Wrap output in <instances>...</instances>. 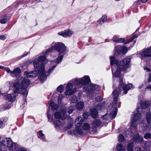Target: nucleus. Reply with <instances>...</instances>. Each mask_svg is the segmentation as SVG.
<instances>
[{
	"label": "nucleus",
	"mask_w": 151,
	"mask_h": 151,
	"mask_svg": "<svg viewBox=\"0 0 151 151\" xmlns=\"http://www.w3.org/2000/svg\"><path fill=\"white\" fill-rule=\"evenodd\" d=\"M64 97V96H63L62 95L60 94L59 95L58 99V103H61V99Z\"/></svg>",
	"instance_id": "nucleus-44"
},
{
	"label": "nucleus",
	"mask_w": 151,
	"mask_h": 151,
	"mask_svg": "<svg viewBox=\"0 0 151 151\" xmlns=\"http://www.w3.org/2000/svg\"><path fill=\"white\" fill-rule=\"evenodd\" d=\"M53 43H52V47L46 51V54L50 52L52 50L54 49L56 50L58 52L59 56L57 59V62L53 61L51 62V65H54L52 66V67L51 68H50L49 70L48 74L52 71L58 64L62 61L63 57V54L66 50V47L63 43L60 42H56L54 45H53Z\"/></svg>",
	"instance_id": "nucleus-2"
},
{
	"label": "nucleus",
	"mask_w": 151,
	"mask_h": 151,
	"mask_svg": "<svg viewBox=\"0 0 151 151\" xmlns=\"http://www.w3.org/2000/svg\"><path fill=\"white\" fill-rule=\"evenodd\" d=\"M151 119V114L150 113H148L146 115V120L148 124L150 123Z\"/></svg>",
	"instance_id": "nucleus-33"
},
{
	"label": "nucleus",
	"mask_w": 151,
	"mask_h": 151,
	"mask_svg": "<svg viewBox=\"0 0 151 151\" xmlns=\"http://www.w3.org/2000/svg\"><path fill=\"white\" fill-rule=\"evenodd\" d=\"M140 108L139 107L137 108V113L133 116L132 119L131 120V126L135 129L136 128L137 126V122H136L137 121H140L141 118V113H139L141 111L139 110Z\"/></svg>",
	"instance_id": "nucleus-9"
},
{
	"label": "nucleus",
	"mask_w": 151,
	"mask_h": 151,
	"mask_svg": "<svg viewBox=\"0 0 151 151\" xmlns=\"http://www.w3.org/2000/svg\"><path fill=\"white\" fill-rule=\"evenodd\" d=\"M113 95L114 101L112 104L109 107V109H111V112L109 114L107 113L101 117V118L105 121L114 118L117 111V106L119 107L120 106L121 102L118 101L119 96V91H117V89L114 91L113 92Z\"/></svg>",
	"instance_id": "nucleus-3"
},
{
	"label": "nucleus",
	"mask_w": 151,
	"mask_h": 151,
	"mask_svg": "<svg viewBox=\"0 0 151 151\" xmlns=\"http://www.w3.org/2000/svg\"><path fill=\"white\" fill-rule=\"evenodd\" d=\"M66 111L65 110H61L59 112H57L55 113L54 116L56 119L64 120L66 117Z\"/></svg>",
	"instance_id": "nucleus-13"
},
{
	"label": "nucleus",
	"mask_w": 151,
	"mask_h": 151,
	"mask_svg": "<svg viewBox=\"0 0 151 151\" xmlns=\"http://www.w3.org/2000/svg\"><path fill=\"white\" fill-rule=\"evenodd\" d=\"M148 81L149 82L151 81V74H150L149 77L148 78Z\"/></svg>",
	"instance_id": "nucleus-53"
},
{
	"label": "nucleus",
	"mask_w": 151,
	"mask_h": 151,
	"mask_svg": "<svg viewBox=\"0 0 151 151\" xmlns=\"http://www.w3.org/2000/svg\"><path fill=\"white\" fill-rule=\"evenodd\" d=\"M6 39V37L4 35L1 36V40H4Z\"/></svg>",
	"instance_id": "nucleus-50"
},
{
	"label": "nucleus",
	"mask_w": 151,
	"mask_h": 151,
	"mask_svg": "<svg viewBox=\"0 0 151 151\" xmlns=\"http://www.w3.org/2000/svg\"><path fill=\"white\" fill-rule=\"evenodd\" d=\"M74 110V107L70 106L67 110V111L69 114H71Z\"/></svg>",
	"instance_id": "nucleus-39"
},
{
	"label": "nucleus",
	"mask_w": 151,
	"mask_h": 151,
	"mask_svg": "<svg viewBox=\"0 0 151 151\" xmlns=\"http://www.w3.org/2000/svg\"><path fill=\"white\" fill-rule=\"evenodd\" d=\"M118 141L120 142H122L124 140V138L123 135L121 134H120L118 136Z\"/></svg>",
	"instance_id": "nucleus-37"
},
{
	"label": "nucleus",
	"mask_w": 151,
	"mask_h": 151,
	"mask_svg": "<svg viewBox=\"0 0 151 151\" xmlns=\"http://www.w3.org/2000/svg\"><path fill=\"white\" fill-rule=\"evenodd\" d=\"M146 89H147L150 91H151V85H149L146 88Z\"/></svg>",
	"instance_id": "nucleus-49"
},
{
	"label": "nucleus",
	"mask_w": 151,
	"mask_h": 151,
	"mask_svg": "<svg viewBox=\"0 0 151 151\" xmlns=\"http://www.w3.org/2000/svg\"><path fill=\"white\" fill-rule=\"evenodd\" d=\"M71 103H76L78 100V97L76 96H74L70 100Z\"/></svg>",
	"instance_id": "nucleus-30"
},
{
	"label": "nucleus",
	"mask_w": 151,
	"mask_h": 151,
	"mask_svg": "<svg viewBox=\"0 0 151 151\" xmlns=\"http://www.w3.org/2000/svg\"><path fill=\"white\" fill-rule=\"evenodd\" d=\"M117 39H118L117 36L116 35H114L113 37V40L114 39L117 40Z\"/></svg>",
	"instance_id": "nucleus-54"
},
{
	"label": "nucleus",
	"mask_w": 151,
	"mask_h": 151,
	"mask_svg": "<svg viewBox=\"0 0 151 151\" xmlns=\"http://www.w3.org/2000/svg\"><path fill=\"white\" fill-rule=\"evenodd\" d=\"M96 100L97 101H101L102 98L100 96H98L96 99Z\"/></svg>",
	"instance_id": "nucleus-48"
},
{
	"label": "nucleus",
	"mask_w": 151,
	"mask_h": 151,
	"mask_svg": "<svg viewBox=\"0 0 151 151\" xmlns=\"http://www.w3.org/2000/svg\"><path fill=\"white\" fill-rule=\"evenodd\" d=\"M107 17L106 15L103 16L101 18L102 22L104 23L106 22L107 20Z\"/></svg>",
	"instance_id": "nucleus-43"
},
{
	"label": "nucleus",
	"mask_w": 151,
	"mask_h": 151,
	"mask_svg": "<svg viewBox=\"0 0 151 151\" xmlns=\"http://www.w3.org/2000/svg\"><path fill=\"white\" fill-rule=\"evenodd\" d=\"M143 139V137L137 134L134 135L133 137V140L134 141H137L139 142H141Z\"/></svg>",
	"instance_id": "nucleus-21"
},
{
	"label": "nucleus",
	"mask_w": 151,
	"mask_h": 151,
	"mask_svg": "<svg viewBox=\"0 0 151 151\" xmlns=\"http://www.w3.org/2000/svg\"><path fill=\"white\" fill-rule=\"evenodd\" d=\"M64 124V122L63 120L59 119L57 120L54 123L55 127L57 129H59L63 127Z\"/></svg>",
	"instance_id": "nucleus-19"
},
{
	"label": "nucleus",
	"mask_w": 151,
	"mask_h": 151,
	"mask_svg": "<svg viewBox=\"0 0 151 151\" xmlns=\"http://www.w3.org/2000/svg\"><path fill=\"white\" fill-rule=\"evenodd\" d=\"M72 126H73L72 124H70V127H69V126H68L67 127V128L68 129H70L71 128V127H72Z\"/></svg>",
	"instance_id": "nucleus-56"
},
{
	"label": "nucleus",
	"mask_w": 151,
	"mask_h": 151,
	"mask_svg": "<svg viewBox=\"0 0 151 151\" xmlns=\"http://www.w3.org/2000/svg\"><path fill=\"white\" fill-rule=\"evenodd\" d=\"M123 145L120 144H118L116 146L117 150L120 151H125L124 150H123Z\"/></svg>",
	"instance_id": "nucleus-35"
},
{
	"label": "nucleus",
	"mask_w": 151,
	"mask_h": 151,
	"mask_svg": "<svg viewBox=\"0 0 151 151\" xmlns=\"http://www.w3.org/2000/svg\"><path fill=\"white\" fill-rule=\"evenodd\" d=\"M9 18L6 15H3L1 17V23L5 24L7 22Z\"/></svg>",
	"instance_id": "nucleus-24"
},
{
	"label": "nucleus",
	"mask_w": 151,
	"mask_h": 151,
	"mask_svg": "<svg viewBox=\"0 0 151 151\" xmlns=\"http://www.w3.org/2000/svg\"><path fill=\"white\" fill-rule=\"evenodd\" d=\"M110 64L112 67L111 70L113 73V71L114 70V68L115 67L117 69V65L119 64V62L118 60L116 59L114 57H111L110 58ZM113 77H114L113 76Z\"/></svg>",
	"instance_id": "nucleus-16"
},
{
	"label": "nucleus",
	"mask_w": 151,
	"mask_h": 151,
	"mask_svg": "<svg viewBox=\"0 0 151 151\" xmlns=\"http://www.w3.org/2000/svg\"><path fill=\"white\" fill-rule=\"evenodd\" d=\"M137 37V36L135 35H134L132 36V37L129 40H128L125 43V44H126L127 43H128L131 41H132L136 37Z\"/></svg>",
	"instance_id": "nucleus-42"
},
{
	"label": "nucleus",
	"mask_w": 151,
	"mask_h": 151,
	"mask_svg": "<svg viewBox=\"0 0 151 151\" xmlns=\"http://www.w3.org/2000/svg\"><path fill=\"white\" fill-rule=\"evenodd\" d=\"M1 144L9 147L10 151H15V150H17V148L16 147L17 144L13 142L10 138H4L1 142Z\"/></svg>",
	"instance_id": "nucleus-8"
},
{
	"label": "nucleus",
	"mask_w": 151,
	"mask_h": 151,
	"mask_svg": "<svg viewBox=\"0 0 151 151\" xmlns=\"http://www.w3.org/2000/svg\"><path fill=\"white\" fill-rule=\"evenodd\" d=\"M64 89V86L62 85H60L57 88V91L58 93H61L63 91Z\"/></svg>",
	"instance_id": "nucleus-31"
},
{
	"label": "nucleus",
	"mask_w": 151,
	"mask_h": 151,
	"mask_svg": "<svg viewBox=\"0 0 151 151\" xmlns=\"http://www.w3.org/2000/svg\"><path fill=\"white\" fill-rule=\"evenodd\" d=\"M119 81V88L118 89V90L120 91H123V94H122V95L126 94L128 91L132 87V83H129L128 85H125L123 83L122 79V78H120Z\"/></svg>",
	"instance_id": "nucleus-10"
},
{
	"label": "nucleus",
	"mask_w": 151,
	"mask_h": 151,
	"mask_svg": "<svg viewBox=\"0 0 151 151\" xmlns=\"http://www.w3.org/2000/svg\"><path fill=\"white\" fill-rule=\"evenodd\" d=\"M127 51V48L125 46H118L115 47V52L116 53L118 54L122 53L125 54Z\"/></svg>",
	"instance_id": "nucleus-17"
},
{
	"label": "nucleus",
	"mask_w": 151,
	"mask_h": 151,
	"mask_svg": "<svg viewBox=\"0 0 151 151\" xmlns=\"http://www.w3.org/2000/svg\"><path fill=\"white\" fill-rule=\"evenodd\" d=\"M104 102L98 103L97 104V109L99 110H101L104 106Z\"/></svg>",
	"instance_id": "nucleus-34"
},
{
	"label": "nucleus",
	"mask_w": 151,
	"mask_h": 151,
	"mask_svg": "<svg viewBox=\"0 0 151 151\" xmlns=\"http://www.w3.org/2000/svg\"><path fill=\"white\" fill-rule=\"evenodd\" d=\"M89 77L88 76H85L82 78L76 79L75 83L78 85H84L83 88L87 93H92L95 90L100 89V87L96 85H92L88 83L90 82Z\"/></svg>",
	"instance_id": "nucleus-5"
},
{
	"label": "nucleus",
	"mask_w": 151,
	"mask_h": 151,
	"mask_svg": "<svg viewBox=\"0 0 151 151\" xmlns=\"http://www.w3.org/2000/svg\"><path fill=\"white\" fill-rule=\"evenodd\" d=\"M143 86V84H142L141 85H140L139 87V88L140 89H141V88Z\"/></svg>",
	"instance_id": "nucleus-57"
},
{
	"label": "nucleus",
	"mask_w": 151,
	"mask_h": 151,
	"mask_svg": "<svg viewBox=\"0 0 151 151\" xmlns=\"http://www.w3.org/2000/svg\"><path fill=\"white\" fill-rule=\"evenodd\" d=\"M73 32L72 31L68 30H65L64 32H60L58 33V34L62 36L66 37L71 36L73 34Z\"/></svg>",
	"instance_id": "nucleus-18"
},
{
	"label": "nucleus",
	"mask_w": 151,
	"mask_h": 151,
	"mask_svg": "<svg viewBox=\"0 0 151 151\" xmlns=\"http://www.w3.org/2000/svg\"><path fill=\"white\" fill-rule=\"evenodd\" d=\"M84 121L81 116H78L75 120L74 123L76 126L75 130H72L70 131L71 135H81L83 133V130L80 127L83 122Z\"/></svg>",
	"instance_id": "nucleus-7"
},
{
	"label": "nucleus",
	"mask_w": 151,
	"mask_h": 151,
	"mask_svg": "<svg viewBox=\"0 0 151 151\" xmlns=\"http://www.w3.org/2000/svg\"><path fill=\"white\" fill-rule=\"evenodd\" d=\"M97 24L99 25H101L103 24V22H102V20L101 19V18H100V19H99V20L97 21Z\"/></svg>",
	"instance_id": "nucleus-47"
},
{
	"label": "nucleus",
	"mask_w": 151,
	"mask_h": 151,
	"mask_svg": "<svg viewBox=\"0 0 151 151\" xmlns=\"http://www.w3.org/2000/svg\"><path fill=\"white\" fill-rule=\"evenodd\" d=\"M0 124H1V126H4V122H2L1 121Z\"/></svg>",
	"instance_id": "nucleus-55"
},
{
	"label": "nucleus",
	"mask_w": 151,
	"mask_h": 151,
	"mask_svg": "<svg viewBox=\"0 0 151 151\" xmlns=\"http://www.w3.org/2000/svg\"><path fill=\"white\" fill-rule=\"evenodd\" d=\"M5 70L10 74V76L13 77H17L19 76L21 73V70L18 68L14 69L13 71H11L7 68H5Z\"/></svg>",
	"instance_id": "nucleus-12"
},
{
	"label": "nucleus",
	"mask_w": 151,
	"mask_h": 151,
	"mask_svg": "<svg viewBox=\"0 0 151 151\" xmlns=\"http://www.w3.org/2000/svg\"><path fill=\"white\" fill-rule=\"evenodd\" d=\"M29 52H27L26 53H24V54H23V55H22V58L24 57L27 55L28 54H29Z\"/></svg>",
	"instance_id": "nucleus-51"
},
{
	"label": "nucleus",
	"mask_w": 151,
	"mask_h": 151,
	"mask_svg": "<svg viewBox=\"0 0 151 151\" xmlns=\"http://www.w3.org/2000/svg\"><path fill=\"white\" fill-rule=\"evenodd\" d=\"M12 106V105L11 103L9 104L8 105L5 107L2 108V109L3 110H5L6 109H10Z\"/></svg>",
	"instance_id": "nucleus-41"
},
{
	"label": "nucleus",
	"mask_w": 151,
	"mask_h": 151,
	"mask_svg": "<svg viewBox=\"0 0 151 151\" xmlns=\"http://www.w3.org/2000/svg\"><path fill=\"white\" fill-rule=\"evenodd\" d=\"M48 62V60L46 59L45 56H39L37 60L35 59L33 62L34 65L35 69L39 68V75L41 81L46 80L47 75L45 73V66L43 64H46Z\"/></svg>",
	"instance_id": "nucleus-4"
},
{
	"label": "nucleus",
	"mask_w": 151,
	"mask_h": 151,
	"mask_svg": "<svg viewBox=\"0 0 151 151\" xmlns=\"http://www.w3.org/2000/svg\"><path fill=\"white\" fill-rule=\"evenodd\" d=\"M36 70H38V72L36 70L33 71L29 72L25 71L24 72V75L27 78H31L35 77L38 75V74H39L40 76V78L39 75V68L38 69H37ZM40 79L41 80L40 78ZM40 81H41V80H40ZM43 82H41L42 83Z\"/></svg>",
	"instance_id": "nucleus-14"
},
{
	"label": "nucleus",
	"mask_w": 151,
	"mask_h": 151,
	"mask_svg": "<svg viewBox=\"0 0 151 151\" xmlns=\"http://www.w3.org/2000/svg\"><path fill=\"white\" fill-rule=\"evenodd\" d=\"M47 116H48V119H49L50 118V116L49 115L48 113L47 114Z\"/></svg>",
	"instance_id": "nucleus-58"
},
{
	"label": "nucleus",
	"mask_w": 151,
	"mask_h": 151,
	"mask_svg": "<svg viewBox=\"0 0 151 151\" xmlns=\"http://www.w3.org/2000/svg\"><path fill=\"white\" fill-rule=\"evenodd\" d=\"M145 147L147 149L146 151L148 150L149 151V150L148 149L151 147V143L149 142H146L145 144Z\"/></svg>",
	"instance_id": "nucleus-32"
},
{
	"label": "nucleus",
	"mask_w": 151,
	"mask_h": 151,
	"mask_svg": "<svg viewBox=\"0 0 151 151\" xmlns=\"http://www.w3.org/2000/svg\"><path fill=\"white\" fill-rule=\"evenodd\" d=\"M140 126L141 127L142 129L143 130H145L147 128L146 124H144V123L143 122L140 123Z\"/></svg>",
	"instance_id": "nucleus-38"
},
{
	"label": "nucleus",
	"mask_w": 151,
	"mask_h": 151,
	"mask_svg": "<svg viewBox=\"0 0 151 151\" xmlns=\"http://www.w3.org/2000/svg\"><path fill=\"white\" fill-rule=\"evenodd\" d=\"M144 70H146V71H150V69L148 68H144Z\"/></svg>",
	"instance_id": "nucleus-52"
},
{
	"label": "nucleus",
	"mask_w": 151,
	"mask_h": 151,
	"mask_svg": "<svg viewBox=\"0 0 151 151\" xmlns=\"http://www.w3.org/2000/svg\"><path fill=\"white\" fill-rule=\"evenodd\" d=\"M124 39L123 38H120L117 40L114 39L113 41L114 42H117L118 43H122L124 42Z\"/></svg>",
	"instance_id": "nucleus-36"
},
{
	"label": "nucleus",
	"mask_w": 151,
	"mask_h": 151,
	"mask_svg": "<svg viewBox=\"0 0 151 151\" xmlns=\"http://www.w3.org/2000/svg\"><path fill=\"white\" fill-rule=\"evenodd\" d=\"M90 113L92 117L96 118L98 116V114L97 110L95 108H93L90 110Z\"/></svg>",
	"instance_id": "nucleus-20"
},
{
	"label": "nucleus",
	"mask_w": 151,
	"mask_h": 151,
	"mask_svg": "<svg viewBox=\"0 0 151 151\" xmlns=\"http://www.w3.org/2000/svg\"><path fill=\"white\" fill-rule=\"evenodd\" d=\"M90 127L89 124L87 123H84L83 125L82 128L83 130H89Z\"/></svg>",
	"instance_id": "nucleus-26"
},
{
	"label": "nucleus",
	"mask_w": 151,
	"mask_h": 151,
	"mask_svg": "<svg viewBox=\"0 0 151 151\" xmlns=\"http://www.w3.org/2000/svg\"><path fill=\"white\" fill-rule=\"evenodd\" d=\"M84 106V103L83 101L77 103L76 105V108L78 110H81L83 109Z\"/></svg>",
	"instance_id": "nucleus-23"
},
{
	"label": "nucleus",
	"mask_w": 151,
	"mask_h": 151,
	"mask_svg": "<svg viewBox=\"0 0 151 151\" xmlns=\"http://www.w3.org/2000/svg\"><path fill=\"white\" fill-rule=\"evenodd\" d=\"M67 90L65 92V95L66 96H70L75 92L77 90V88L74 85H72L70 83H68L65 87Z\"/></svg>",
	"instance_id": "nucleus-11"
},
{
	"label": "nucleus",
	"mask_w": 151,
	"mask_h": 151,
	"mask_svg": "<svg viewBox=\"0 0 151 151\" xmlns=\"http://www.w3.org/2000/svg\"><path fill=\"white\" fill-rule=\"evenodd\" d=\"M50 106L51 107L53 111L56 110L58 109L57 105L52 101L50 102Z\"/></svg>",
	"instance_id": "nucleus-28"
},
{
	"label": "nucleus",
	"mask_w": 151,
	"mask_h": 151,
	"mask_svg": "<svg viewBox=\"0 0 151 151\" xmlns=\"http://www.w3.org/2000/svg\"><path fill=\"white\" fill-rule=\"evenodd\" d=\"M144 137L145 139H148L149 138H151V133H146L144 135Z\"/></svg>",
	"instance_id": "nucleus-40"
},
{
	"label": "nucleus",
	"mask_w": 151,
	"mask_h": 151,
	"mask_svg": "<svg viewBox=\"0 0 151 151\" xmlns=\"http://www.w3.org/2000/svg\"><path fill=\"white\" fill-rule=\"evenodd\" d=\"M140 104L141 108L144 109L148 107L150 104V102L148 101H140Z\"/></svg>",
	"instance_id": "nucleus-22"
},
{
	"label": "nucleus",
	"mask_w": 151,
	"mask_h": 151,
	"mask_svg": "<svg viewBox=\"0 0 151 151\" xmlns=\"http://www.w3.org/2000/svg\"><path fill=\"white\" fill-rule=\"evenodd\" d=\"M88 114L87 112H85L83 114V118L85 119H86L88 117Z\"/></svg>",
	"instance_id": "nucleus-46"
},
{
	"label": "nucleus",
	"mask_w": 151,
	"mask_h": 151,
	"mask_svg": "<svg viewBox=\"0 0 151 151\" xmlns=\"http://www.w3.org/2000/svg\"><path fill=\"white\" fill-rule=\"evenodd\" d=\"M38 134L39 136L41 137H43L44 136V134L42 133V131L41 130L39 131L38 132Z\"/></svg>",
	"instance_id": "nucleus-45"
},
{
	"label": "nucleus",
	"mask_w": 151,
	"mask_h": 151,
	"mask_svg": "<svg viewBox=\"0 0 151 151\" xmlns=\"http://www.w3.org/2000/svg\"><path fill=\"white\" fill-rule=\"evenodd\" d=\"M147 58L149 59L151 58V48H148L145 49L141 54V59L144 60L146 59Z\"/></svg>",
	"instance_id": "nucleus-15"
},
{
	"label": "nucleus",
	"mask_w": 151,
	"mask_h": 151,
	"mask_svg": "<svg viewBox=\"0 0 151 151\" xmlns=\"http://www.w3.org/2000/svg\"><path fill=\"white\" fill-rule=\"evenodd\" d=\"M131 129L129 128L128 130L125 132H124V134L125 135L128 136L129 135L130 137L132 136L133 135L132 133L134 131H132L131 132Z\"/></svg>",
	"instance_id": "nucleus-29"
},
{
	"label": "nucleus",
	"mask_w": 151,
	"mask_h": 151,
	"mask_svg": "<svg viewBox=\"0 0 151 151\" xmlns=\"http://www.w3.org/2000/svg\"><path fill=\"white\" fill-rule=\"evenodd\" d=\"M0 68H1V69H3V68H4V67H1V66Z\"/></svg>",
	"instance_id": "nucleus-59"
},
{
	"label": "nucleus",
	"mask_w": 151,
	"mask_h": 151,
	"mask_svg": "<svg viewBox=\"0 0 151 151\" xmlns=\"http://www.w3.org/2000/svg\"><path fill=\"white\" fill-rule=\"evenodd\" d=\"M101 124V122L99 120H95L93 123V125L94 127H96L99 126Z\"/></svg>",
	"instance_id": "nucleus-25"
},
{
	"label": "nucleus",
	"mask_w": 151,
	"mask_h": 151,
	"mask_svg": "<svg viewBox=\"0 0 151 151\" xmlns=\"http://www.w3.org/2000/svg\"><path fill=\"white\" fill-rule=\"evenodd\" d=\"M30 83L28 79L24 77H21L13 84L14 93L8 94L5 96L6 99L11 102H13L16 99L15 93L22 94L25 97L27 95L28 91L26 89Z\"/></svg>",
	"instance_id": "nucleus-1"
},
{
	"label": "nucleus",
	"mask_w": 151,
	"mask_h": 151,
	"mask_svg": "<svg viewBox=\"0 0 151 151\" xmlns=\"http://www.w3.org/2000/svg\"><path fill=\"white\" fill-rule=\"evenodd\" d=\"M130 58H126L124 59L117 65V69L116 72L113 73V76L115 77H120L121 72L126 71L130 67Z\"/></svg>",
	"instance_id": "nucleus-6"
},
{
	"label": "nucleus",
	"mask_w": 151,
	"mask_h": 151,
	"mask_svg": "<svg viewBox=\"0 0 151 151\" xmlns=\"http://www.w3.org/2000/svg\"><path fill=\"white\" fill-rule=\"evenodd\" d=\"M133 144V142H129L128 144L127 149V151H133V147L134 146Z\"/></svg>",
	"instance_id": "nucleus-27"
}]
</instances>
